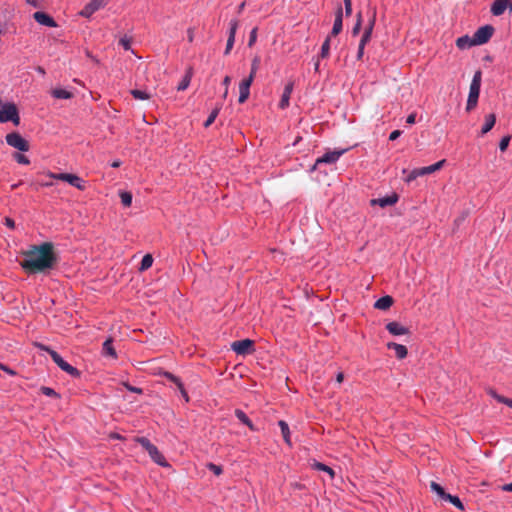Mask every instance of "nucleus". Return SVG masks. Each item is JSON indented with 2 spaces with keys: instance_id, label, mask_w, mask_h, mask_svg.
I'll use <instances>...</instances> for the list:
<instances>
[{
  "instance_id": "obj_48",
  "label": "nucleus",
  "mask_w": 512,
  "mask_h": 512,
  "mask_svg": "<svg viewBox=\"0 0 512 512\" xmlns=\"http://www.w3.org/2000/svg\"><path fill=\"white\" fill-rule=\"evenodd\" d=\"M418 176H422V173H420V168L414 169L406 178L407 182H411L415 180Z\"/></svg>"
},
{
  "instance_id": "obj_2",
  "label": "nucleus",
  "mask_w": 512,
  "mask_h": 512,
  "mask_svg": "<svg viewBox=\"0 0 512 512\" xmlns=\"http://www.w3.org/2000/svg\"><path fill=\"white\" fill-rule=\"evenodd\" d=\"M38 347L48 352L54 363L57 364L61 370L65 371L73 378H79L81 376V371L65 361L58 352L43 344H38Z\"/></svg>"
},
{
  "instance_id": "obj_20",
  "label": "nucleus",
  "mask_w": 512,
  "mask_h": 512,
  "mask_svg": "<svg viewBox=\"0 0 512 512\" xmlns=\"http://www.w3.org/2000/svg\"><path fill=\"white\" fill-rule=\"evenodd\" d=\"M342 25H343V11L342 8L339 7L336 11L334 24L332 27L331 35L337 36L342 31Z\"/></svg>"
},
{
  "instance_id": "obj_25",
  "label": "nucleus",
  "mask_w": 512,
  "mask_h": 512,
  "mask_svg": "<svg viewBox=\"0 0 512 512\" xmlns=\"http://www.w3.org/2000/svg\"><path fill=\"white\" fill-rule=\"evenodd\" d=\"M278 425L281 429V433H282L285 443L288 444L289 446H291L290 429H289L287 422L284 420H280L278 422Z\"/></svg>"
},
{
  "instance_id": "obj_29",
  "label": "nucleus",
  "mask_w": 512,
  "mask_h": 512,
  "mask_svg": "<svg viewBox=\"0 0 512 512\" xmlns=\"http://www.w3.org/2000/svg\"><path fill=\"white\" fill-rule=\"evenodd\" d=\"M430 488L433 492H435L442 500H444L447 496V492L444 488L438 484L437 482L432 481L430 484Z\"/></svg>"
},
{
  "instance_id": "obj_31",
  "label": "nucleus",
  "mask_w": 512,
  "mask_h": 512,
  "mask_svg": "<svg viewBox=\"0 0 512 512\" xmlns=\"http://www.w3.org/2000/svg\"><path fill=\"white\" fill-rule=\"evenodd\" d=\"M40 392L45 395V396H48V397H52V398H55V399H60L61 398V395L56 392L53 388L51 387H47V386H41L40 388Z\"/></svg>"
},
{
  "instance_id": "obj_36",
  "label": "nucleus",
  "mask_w": 512,
  "mask_h": 512,
  "mask_svg": "<svg viewBox=\"0 0 512 512\" xmlns=\"http://www.w3.org/2000/svg\"><path fill=\"white\" fill-rule=\"evenodd\" d=\"M131 94L132 96L135 98V99H138V100H147L150 98V95L149 93H147L146 91L144 90H138V89H135V90H132L131 91Z\"/></svg>"
},
{
  "instance_id": "obj_21",
  "label": "nucleus",
  "mask_w": 512,
  "mask_h": 512,
  "mask_svg": "<svg viewBox=\"0 0 512 512\" xmlns=\"http://www.w3.org/2000/svg\"><path fill=\"white\" fill-rule=\"evenodd\" d=\"M236 418L244 425H246L251 431H257V428L253 424V422L249 419L246 413L241 409L235 410Z\"/></svg>"
},
{
  "instance_id": "obj_52",
  "label": "nucleus",
  "mask_w": 512,
  "mask_h": 512,
  "mask_svg": "<svg viewBox=\"0 0 512 512\" xmlns=\"http://www.w3.org/2000/svg\"><path fill=\"white\" fill-rule=\"evenodd\" d=\"M360 29H361V15L359 14L358 15V19H357V21H356V23H355V25H354V27L352 29L353 35L358 34Z\"/></svg>"
},
{
  "instance_id": "obj_56",
  "label": "nucleus",
  "mask_w": 512,
  "mask_h": 512,
  "mask_svg": "<svg viewBox=\"0 0 512 512\" xmlns=\"http://www.w3.org/2000/svg\"><path fill=\"white\" fill-rule=\"evenodd\" d=\"M401 133H402V130H393L389 136V140L390 141L396 140L397 138L400 137Z\"/></svg>"
},
{
  "instance_id": "obj_61",
  "label": "nucleus",
  "mask_w": 512,
  "mask_h": 512,
  "mask_svg": "<svg viewBox=\"0 0 512 512\" xmlns=\"http://www.w3.org/2000/svg\"><path fill=\"white\" fill-rule=\"evenodd\" d=\"M364 46L359 45L358 51H357V59H361L364 55Z\"/></svg>"
},
{
  "instance_id": "obj_32",
  "label": "nucleus",
  "mask_w": 512,
  "mask_h": 512,
  "mask_svg": "<svg viewBox=\"0 0 512 512\" xmlns=\"http://www.w3.org/2000/svg\"><path fill=\"white\" fill-rule=\"evenodd\" d=\"M121 203L124 207H130L132 204V193L128 191L120 192Z\"/></svg>"
},
{
  "instance_id": "obj_9",
  "label": "nucleus",
  "mask_w": 512,
  "mask_h": 512,
  "mask_svg": "<svg viewBox=\"0 0 512 512\" xmlns=\"http://www.w3.org/2000/svg\"><path fill=\"white\" fill-rule=\"evenodd\" d=\"M108 0H91L79 12V15L85 18H90L96 11L104 8Z\"/></svg>"
},
{
  "instance_id": "obj_38",
  "label": "nucleus",
  "mask_w": 512,
  "mask_h": 512,
  "mask_svg": "<svg viewBox=\"0 0 512 512\" xmlns=\"http://www.w3.org/2000/svg\"><path fill=\"white\" fill-rule=\"evenodd\" d=\"M13 158L16 162H18L19 164H23V165H28L30 164V160L28 159L27 156H25L24 154H21L19 152H15L13 154Z\"/></svg>"
},
{
  "instance_id": "obj_63",
  "label": "nucleus",
  "mask_w": 512,
  "mask_h": 512,
  "mask_svg": "<svg viewBox=\"0 0 512 512\" xmlns=\"http://www.w3.org/2000/svg\"><path fill=\"white\" fill-rule=\"evenodd\" d=\"M502 490L507 491V492H512V483L503 485Z\"/></svg>"
},
{
  "instance_id": "obj_6",
  "label": "nucleus",
  "mask_w": 512,
  "mask_h": 512,
  "mask_svg": "<svg viewBox=\"0 0 512 512\" xmlns=\"http://www.w3.org/2000/svg\"><path fill=\"white\" fill-rule=\"evenodd\" d=\"M231 349L237 355L245 356L248 354H252L255 351V343L253 340L246 338V339L232 342Z\"/></svg>"
},
{
  "instance_id": "obj_28",
  "label": "nucleus",
  "mask_w": 512,
  "mask_h": 512,
  "mask_svg": "<svg viewBox=\"0 0 512 512\" xmlns=\"http://www.w3.org/2000/svg\"><path fill=\"white\" fill-rule=\"evenodd\" d=\"M444 501L450 502L452 505H454L456 508H458L461 511L465 510L464 504L462 503L460 498L456 495H451L448 493L446 498L444 499Z\"/></svg>"
},
{
  "instance_id": "obj_11",
  "label": "nucleus",
  "mask_w": 512,
  "mask_h": 512,
  "mask_svg": "<svg viewBox=\"0 0 512 512\" xmlns=\"http://www.w3.org/2000/svg\"><path fill=\"white\" fill-rule=\"evenodd\" d=\"M512 0H494L490 7V12L493 16H501L512 4Z\"/></svg>"
},
{
  "instance_id": "obj_55",
  "label": "nucleus",
  "mask_w": 512,
  "mask_h": 512,
  "mask_svg": "<svg viewBox=\"0 0 512 512\" xmlns=\"http://www.w3.org/2000/svg\"><path fill=\"white\" fill-rule=\"evenodd\" d=\"M345 5V13L346 15H350L352 13V0H343Z\"/></svg>"
},
{
  "instance_id": "obj_64",
  "label": "nucleus",
  "mask_w": 512,
  "mask_h": 512,
  "mask_svg": "<svg viewBox=\"0 0 512 512\" xmlns=\"http://www.w3.org/2000/svg\"><path fill=\"white\" fill-rule=\"evenodd\" d=\"M343 379H344V374H343V372H339V373L337 374V376H336V381H337L338 383H342V382H343Z\"/></svg>"
},
{
  "instance_id": "obj_14",
  "label": "nucleus",
  "mask_w": 512,
  "mask_h": 512,
  "mask_svg": "<svg viewBox=\"0 0 512 512\" xmlns=\"http://www.w3.org/2000/svg\"><path fill=\"white\" fill-rule=\"evenodd\" d=\"M294 83L288 82L286 83L284 90L281 95V99L279 101L278 107L282 110L286 109L290 104V97L293 92Z\"/></svg>"
},
{
  "instance_id": "obj_19",
  "label": "nucleus",
  "mask_w": 512,
  "mask_h": 512,
  "mask_svg": "<svg viewBox=\"0 0 512 512\" xmlns=\"http://www.w3.org/2000/svg\"><path fill=\"white\" fill-rule=\"evenodd\" d=\"M386 346L388 349L394 350L396 357L400 360L406 358L408 355V350H407L406 346H404L402 344H398L396 342H388Z\"/></svg>"
},
{
  "instance_id": "obj_39",
  "label": "nucleus",
  "mask_w": 512,
  "mask_h": 512,
  "mask_svg": "<svg viewBox=\"0 0 512 512\" xmlns=\"http://www.w3.org/2000/svg\"><path fill=\"white\" fill-rule=\"evenodd\" d=\"M511 140V135H505L499 142V149L501 152L506 151Z\"/></svg>"
},
{
  "instance_id": "obj_46",
  "label": "nucleus",
  "mask_w": 512,
  "mask_h": 512,
  "mask_svg": "<svg viewBox=\"0 0 512 512\" xmlns=\"http://www.w3.org/2000/svg\"><path fill=\"white\" fill-rule=\"evenodd\" d=\"M217 115H218V110H213V111L211 112V114L209 115V117H208V118L206 119V121L204 122V126H205V127L210 126V125L214 122V120H215V118L217 117Z\"/></svg>"
},
{
  "instance_id": "obj_17",
  "label": "nucleus",
  "mask_w": 512,
  "mask_h": 512,
  "mask_svg": "<svg viewBox=\"0 0 512 512\" xmlns=\"http://www.w3.org/2000/svg\"><path fill=\"white\" fill-rule=\"evenodd\" d=\"M456 46L460 50H467L474 46H477L474 37L469 35H463L456 40Z\"/></svg>"
},
{
  "instance_id": "obj_15",
  "label": "nucleus",
  "mask_w": 512,
  "mask_h": 512,
  "mask_svg": "<svg viewBox=\"0 0 512 512\" xmlns=\"http://www.w3.org/2000/svg\"><path fill=\"white\" fill-rule=\"evenodd\" d=\"M385 328L390 334L394 336L410 334V330L407 327L396 321L387 323Z\"/></svg>"
},
{
  "instance_id": "obj_3",
  "label": "nucleus",
  "mask_w": 512,
  "mask_h": 512,
  "mask_svg": "<svg viewBox=\"0 0 512 512\" xmlns=\"http://www.w3.org/2000/svg\"><path fill=\"white\" fill-rule=\"evenodd\" d=\"M136 442L139 443L149 454L151 459L162 467H169V463L167 462L164 455L158 450V448L151 443V441L146 437H137Z\"/></svg>"
},
{
  "instance_id": "obj_40",
  "label": "nucleus",
  "mask_w": 512,
  "mask_h": 512,
  "mask_svg": "<svg viewBox=\"0 0 512 512\" xmlns=\"http://www.w3.org/2000/svg\"><path fill=\"white\" fill-rule=\"evenodd\" d=\"M160 375H162L169 381L173 382L175 385L181 381V379L179 377H177L176 375H174L173 373L168 372V371H163L160 373Z\"/></svg>"
},
{
  "instance_id": "obj_58",
  "label": "nucleus",
  "mask_w": 512,
  "mask_h": 512,
  "mask_svg": "<svg viewBox=\"0 0 512 512\" xmlns=\"http://www.w3.org/2000/svg\"><path fill=\"white\" fill-rule=\"evenodd\" d=\"M5 225L9 228H14L15 227V222L13 219L9 218V217H6L5 218Z\"/></svg>"
},
{
  "instance_id": "obj_26",
  "label": "nucleus",
  "mask_w": 512,
  "mask_h": 512,
  "mask_svg": "<svg viewBox=\"0 0 512 512\" xmlns=\"http://www.w3.org/2000/svg\"><path fill=\"white\" fill-rule=\"evenodd\" d=\"M444 163H445V160L443 159V160H440L430 166L422 167V168H420V173H422V176L431 174V173L439 170L440 168H442Z\"/></svg>"
},
{
  "instance_id": "obj_62",
  "label": "nucleus",
  "mask_w": 512,
  "mask_h": 512,
  "mask_svg": "<svg viewBox=\"0 0 512 512\" xmlns=\"http://www.w3.org/2000/svg\"><path fill=\"white\" fill-rule=\"evenodd\" d=\"M122 165L121 160L116 159L113 162H111L110 166L113 168H119Z\"/></svg>"
},
{
  "instance_id": "obj_4",
  "label": "nucleus",
  "mask_w": 512,
  "mask_h": 512,
  "mask_svg": "<svg viewBox=\"0 0 512 512\" xmlns=\"http://www.w3.org/2000/svg\"><path fill=\"white\" fill-rule=\"evenodd\" d=\"M482 73L480 70L476 71L473 75L470 87L469 94L467 99V109L471 110L476 107L481 87Z\"/></svg>"
},
{
  "instance_id": "obj_45",
  "label": "nucleus",
  "mask_w": 512,
  "mask_h": 512,
  "mask_svg": "<svg viewBox=\"0 0 512 512\" xmlns=\"http://www.w3.org/2000/svg\"><path fill=\"white\" fill-rule=\"evenodd\" d=\"M176 386H177V388L179 389V391H180V393H181L182 397L184 398V400H185L186 402H189V400H190V399H189V395H188V393H187V391H186V389H185L184 384L182 383V381H180L178 384H176Z\"/></svg>"
},
{
  "instance_id": "obj_1",
  "label": "nucleus",
  "mask_w": 512,
  "mask_h": 512,
  "mask_svg": "<svg viewBox=\"0 0 512 512\" xmlns=\"http://www.w3.org/2000/svg\"><path fill=\"white\" fill-rule=\"evenodd\" d=\"M22 254L24 260L20 262V266L28 275L49 274L59 261L52 242L31 245L29 250L23 251Z\"/></svg>"
},
{
  "instance_id": "obj_51",
  "label": "nucleus",
  "mask_w": 512,
  "mask_h": 512,
  "mask_svg": "<svg viewBox=\"0 0 512 512\" xmlns=\"http://www.w3.org/2000/svg\"><path fill=\"white\" fill-rule=\"evenodd\" d=\"M234 43H235V39L232 37H228L226 48H225V55H228L230 53L231 49L234 46Z\"/></svg>"
},
{
  "instance_id": "obj_18",
  "label": "nucleus",
  "mask_w": 512,
  "mask_h": 512,
  "mask_svg": "<svg viewBox=\"0 0 512 512\" xmlns=\"http://www.w3.org/2000/svg\"><path fill=\"white\" fill-rule=\"evenodd\" d=\"M102 355L104 357H110L112 359H117L118 355L113 345V339L109 337L102 344Z\"/></svg>"
},
{
  "instance_id": "obj_47",
  "label": "nucleus",
  "mask_w": 512,
  "mask_h": 512,
  "mask_svg": "<svg viewBox=\"0 0 512 512\" xmlns=\"http://www.w3.org/2000/svg\"><path fill=\"white\" fill-rule=\"evenodd\" d=\"M119 44L125 49L130 50L131 49V41L128 37H122L119 41Z\"/></svg>"
},
{
  "instance_id": "obj_49",
  "label": "nucleus",
  "mask_w": 512,
  "mask_h": 512,
  "mask_svg": "<svg viewBox=\"0 0 512 512\" xmlns=\"http://www.w3.org/2000/svg\"><path fill=\"white\" fill-rule=\"evenodd\" d=\"M66 174L67 173H53V172H48L47 175L52 178V179H56V180H61V181H64L65 182V177H66Z\"/></svg>"
},
{
  "instance_id": "obj_12",
  "label": "nucleus",
  "mask_w": 512,
  "mask_h": 512,
  "mask_svg": "<svg viewBox=\"0 0 512 512\" xmlns=\"http://www.w3.org/2000/svg\"><path fill=\"white\" fill-rule=\"evenodd\" d=\"M252 82V78L247 77L239 83V103H244L249 98Z\"/></svg>"
},
{
  "instance_id": "obj_50",
  "label": "nucleus",
  "mask_w": 512,
  "mask_h": 512,
  "mask_svg": "<svg viewBox=\"0 0 512 512\" xmlns=\"http://www.w3.org/2000/svg\"><path fill=\"white\" fill-rule=\"evenodd\" d=\"M256 39H257V28H253L252 31L250 32L248 46L249 47L253 46L254 43L256 42Z\"/></svg>"
},
{
  "instance_id": "obj_30",
  "label": "nucleus",
  "mask_w": 512,
  "mask_h": 512,
  "mask_svg": "<svg viewBox=\"0 0 512 512\" xmlns=\"http://www.w3.org/2000/svg\"><path fill=\"white\" fill-rule=\"evenodd\" d=\"M153 264V257L151 254H146L143 256L142 260H141V263H140V267H139V270L140 271H145L147 269H149Z\"/></svg>"
},
{
  "instance_id": "obj_44",
  "label": "nucleus",
  "mask_w": 512,
  "mask_h": 512,
  "mask_svg": "<svg viewBox=\"0 0 512 512\" xmlns=\"http://www.w3.org/2000/svg\"><path fill=\"white\" fill-rule=\"evenodd\" d=\"M123 386H124L128 391H130V392L137 393V394H142V393H143V389H142V388L132 386V385H131V384H129L128 382H123Z\"/></svg>"
},
{
  "instance_id": "obj_24",
  "label": "nucleus",
  "mask_w": 512,
  "mask_h": 512,
  "mask_svg": "<svg viewBox=\"0 0 512 512\" xmlns=\"http://www.w3.org/2000/svg\"><path fill=\"white\" fill-rule=\"evenodd\" d=\"M192 76H193V70H192V68H188L187 71L185 72V75L183 76L181 82L177 86V90L178 91L186 90L191 83Z\"/></svg>"
},
{
  "instance_id": "obj_27",
  "label": "nucleus",
  "mask_w": 512,
  "mask_h": 512,
  "mask_svg": "<svg viewBox=\"0 0 512 512\" xmlns=\"http://www.w3.org/2000/svg\"><path fill=\"white\" fill-rule=\"evenodd\" d=\"M51 94L56 99H70L73 96L72 92L63 88H55Z\"/></svg>"
},
{
  "instance_id": "obj_23",
  "label": "nucleus",
  "mask_w": 512,
  "mask_h": 512,
  "mask_svg": "<svg viewBox=\"0 0 512 512\" xmlns=\"http://www.w3.org/2000/svg\"><path fill=\"white\" fill-rule=\"evenodd\" d=\"M374 24H375V18L373 17L371 19V21L369 22V25L366 27L364 33L362 34L359 45L365 47V45L370 41L371 34H372V31L374 28Z\"/></svg>"
},
{
  "instance_id": "obj_34",
  "label": "nucleus",
  "mask_w": 512,
  "mask_h": 512,
  "mask_svg": "<svg viewBox=\"0 0 512 512\" xmlns=\"http://www.w3.org/2000/svg\"><path fill=\"white\" fill-rule=\"evenodd\" d=\"M330 53V36H328L321 46L320 57L327 58Z\"/></svg>"
},
{
  "instance_id": "obj_7",
  "label": "nucleus",
  "mask_w": 512,
  "mask_h": 512,
  "mask_svg": "<svg viewBox=\"0 0 512 512\" xmlns=\"http://www.w3.org/2000/svg\"><path fill=\"white\" fill-rule=\"evenodd\" d=\"M355 145H353L354 147ZM352 148V146H351ZM350 149V147L348 148H343V149H335L333 151H326L321 157H319L316 162H315V165H314V168L317 166V165H320V164H334L338 161V159L343 155L345 154L348 150Z\"/></svg>"
},
{
  "instance_id": "obj_53",
  "label": "nucleus",
  "mask_w": 512,
  "mask_h": 512,
  "mask_svg": "<svg viewBox=\"0 0 512 512\" xmlns=\"http://www.w3.org/2000/svg\"><path fill=\"white\" fill-rule=\"evenodd\" d=\"M0 369L11 376L16 375V372L13 369H11L10 367H8L7 365H4L2 363H0Z\"/></svg>"
},
{
  "instance_id": "obj_5",
  "label": "nucleus",
  "mask_w": 512,
  "mask_h": 512,
  "mask_svg": "<svg viewBox=\"0 0 512 512\" xmlns=\"http://www.w3.org/2000/svg\"><path fill=\"white\" fill-rule=\"evenodd\" d=\"M6 142L9 146L21 152H27L30 149L29 141L20 133L13 131L6 135Z\"/></svg>"
},
{
  "instance_id": "obj_60",
  "label": "nucleus",
  "mask_w": 512,
  "mask_h": 512,
  "mask_svg": "<svg viewBox=\"0 0 512 512\" xmlns=\"http://www.w3.org/2000/svg\"><path fill=\"white\" fill-rule=\"evenodd\" d=\"M416 116L414 114H411L407 117L406 123L409 125L415 124Z\"/></svg>"
},
{
  "instance_id": "obj_42",
  "label": "nucleus",
  "mask_w": 512,
  "mask_h": 512,
  "mask_svg": "<svg viewBox=\"0 0 512 512\" xmlns=\"http://www.w3.org/2000/svg\"><path fill=\"white\" fill-rule=\"evenodd\" d=\"M207 468L212 471L215 475L219 476L222 474L223 469L220 465H216L214 463H208Z\"/></svg>"
},
{
  "instance_id": "obj_10",
  "label": "nucleus",
  "mask_w": 512,
  "mask_h": 512,
  "mask_svg": "<svg viewBox=\"0 0 512 512\" xmlns=\"http://www.w3.org/2000/svg\"><path fill=\"white\" fill-rule=\"evenodd\" d=\"M398 200H399L398 194L393 192L392 194L387 195L385 197L372 199L370 201V205L371 206L378 205L382 208H385L387 206H392V205L396 204L398 202Z\"/></svg>"
},
{
  "instance_id": "obj_37",
  "label": "nucleus",
  "mask_w": 512,
  "mask_h": 512,
  "mask_svg": "<svg viewBox=\"0 0 512 512\" xmlns=\"http://www.w3.org/2000/svg\"><path fill=\"white\" fill-rule=\"evenodd\" d=\"M496 123V117L490 113L485 116V121L482 128H493Z\"/></svg>"
},
{
  "instance_id": "obj_43",
  "label": "nucleus",
  "mask_w": 512,
  "mask_h": 512,
  "mask_svg": "<svg viewBox=\"0 0 512 512\" xmlns=\"http://www.w3.org/2000/svg\"><path fill=\"white\" fill-rule=\"evenodd\" d=\"M258 64H259V58H258V57H256V58H254V59H253V61H252L251 71H250V74H249V76H248V77H251V78H252V80H254V77H255L256 72H257V70H258Z\"/></svg>"
},
{
  "instance_id": "obj_41",
  "label": "nucleus",
  "mask_w": 512,
  "mask_h": 512,
  "mask_svg": "<svg viewBox=\"0 0 512 512\" xmlns=\"http://www.w3.org/2000/svg\"><path fill=\"white\" fill-rule=\"evenodd\" d=\"M238 29V21L236 19H233L229 23V36L235 39L236 32Z\"/></svg>"
},
{
  "instance_id": "obj_57",
  "label": "nucleus",
  "mask_w": 512,
  "mask_h": 512,
  "mask_svg": "<svg viewBox=\"0 0 512 512\" xmlns=\"http://www.w3.org/2000/svg\"><path fill=\"white\" fill-rule=\"evenodd\" d=\"M25 2L35 8L42 6V0H25Z\"/></svg>"
},
{
  "instance_id": "obj_54",
  "label": "nucleus",
  "mask_w": 512,
  "mask_h": 512,
  "mask_svg": "<svg viewBox=\"0 0 512 512\" xmlns=\"http://www.w3.org/2000/svg\"><path fill=\"white\" fill-rule=\"evenodd\" d=\"M230 83H231L230 76H225L223 79V82H222L223 86L225 87L224 96H226L228 94V88H229Z\"/></svg>"
},
{
  "instance_id": "obj_59",
  "label": "nucleus",
  "mask_w": 512,
  "mask_h": 512,
  "mask_svg": "<svg viewBox=\"0 0 512 512\" xmlns=\"http://www.w3.org/2000/svg\"><path fill=\"white\" fill-rule=\"evenodd\" d=\"M109 437L111 439L124 440V437L122 435H120L119 433H116V432L110 433Z\"/></svg>"
},
{
  "instance_id": "obj_16",
  "label": "nucleus",
  "mask_w": 512,
  "mask_h": 512,
  "mask_svg": "<svg viewBox=\"0 0 512 512\" xmlns=\"http://www.w3.org/2000/svg\"><path fill=\"white\" fill-rule=\"evenodd\" d=\"M65 182L69 183L71 186L77 188L78 190L84 191L86 189V182L76 174L67 173Z\"/></svg>"
},
{
  "instance_id": "obj_35",
  "label": "nucleus",
  "mask_w": 512,
  "mask_h": 512,
  "mask_svg": "<svg viewBox=\"0 0 512 512\" xmlns=\"http://www.w3.org/2000/svg\"><path fill=\"white\" fill-rule=\"evenodd\" d=\"M489 394L499 403L505 404L508 406L509 401H512L511 398L505 397L503 395L498 394L495 390H490Z\"/></svg>"
},
{
  "instance_id": "obj_22",
  "label": "nucleus",
  "mask_w": 512,
  "mask_h": 512,
  "mask_svg": "<svg viewBox=\"0 0 512 512\" xmlns=\"http://www.w3.org/2000/svg\"><path fill=\"white\" fill-rule=\"evenodd\" d=\"M394 303V299L390 295L380 297L374 304V307L379 310H387Z\"/></svg>"
},
{
  "instance_id": "obj_8",
  "label": "nucleus",
  "mask_w": 512,
  "mask_h": 512,
  "mask_svg": "<svg viewBox=\"0 0 512 512\" xmlns=\"http://www.w3.org/2000/svg\"><path fill=\"white\" fill-rule=\"evenodd\" d=\"M494 31L495 29L492 25H484L478 28L473 35L477 46L486 44L493 36Z\"/></svg>"
},
{
  "instance_id": "obj_13",
  "label": "nucleus",
  "mask_w": 512,
  "mask_h": 512,
  "mask_svg": "<svg viewBox=\"0 0 512 512\" xmlns=\"http://www.w3.org/2000/svg\"><path fill=\"white\" fill-rule=\"evenodd\" d=\"M33 18L40 25L52 28L57 27V23L55 22V20L45 12L37 11L33 14Z\"/></svg>"
},
{
  "instance_id": "obj_33",
  "label": "nucleus",
  "mask_w": 512,
  "mask_h": 512,
  "mask_svg": "<svg viewBox=\"0 0 512 512\" xmlns=\"http://www.w3.org/2000/svg\"><path fill=\"white\" fill-rule=\"evenodd\" d=\"M314 468L317 469V470L324 471V472L328 473L331 478H333L334 475H335L334 470L330 466H328V465H326L324 463L316 462L314 464Z\"/></svg>"
}]
</instances>
